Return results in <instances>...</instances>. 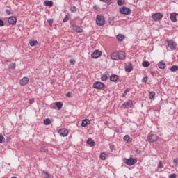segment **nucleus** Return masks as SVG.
Returning a JSON list of instances; mask_svg holds the SVG:
<instances>
[{
	"label": "nucleus",
	"mask_w": 178,
	"mask_h": 178,
	"mask_svg": "<svg viewBox=\"0 0 178 178\" xmlns=\"http://www.w3.org/2000/svg\"><path fill=\"white\" fill-rule=\"evenodd\" d=\"M96 24L99 27H102L105 24V17L98 15L96 17Z\"/></svg>",
	"instance_id": "nucleus-1"
},
{
	"label": "nucleus",
	"mask_w": 178,
	"mask_h": 178,
	"mask_svg": "<svg viewBox=\"0 0 178 178\" xmlns=\"http://www.w3.org/2000/svg\"><path fill=\"white\" fill-rule=\"evenodd\" d=\"M123 161L128 165V166H133L135 163H137V159L130 157L129 159H124Z\"/></svg>",
	"instance_id": "nucleus-2"
},
{
	"label": "nucleus",
	"mask_w": 178,
	"mask_h": 178,
	"mask_svg": "<svg viewBox=\"0 0 178 178\" xmlns=\"http://www.w3.org/2000/svg\"><path fill=\"white\" fill-rule=\"evenodd\" d=\"M120 13H121V15H131V10L127 7L123 6L120 8Z\"/></svg>",
	"instance_id": "nucleus-3"
},
{
	"label": "nucleus",
	"mask_w": 178,
	"mask_h": 178,
	"mask_svg": "<svg viewBox=\"0 0 178 178\" xmlns=\"http://www.w3.org/2000/svg\"><path fill=\"white\" fill-rule=\"evenodd\" d=\"M147 138L149 143H155V141L158 140V136H156V134H149Z\"/></svg>",
	"instance_id": "nucleus-4"
},
{
	"label": "nucleus",
	"mask_w": 178,
	"mask_h": 178,
	"mask_svg": "<svg viewBox=\"0 0 178 178\" xmlns=\"http://www.w3.org/2000/svg\"><path fill=\"white\" fill-rule=\"evenodd\" d=\"M152 17L153 19V20H154L155 22H157V20H161V19H162V17H163V14L161 13H154L152 15Z\"/></svg>",
	"instance_id": "nucleus-5"
},
{
	"label": "nucleus",
	"mask_w": 178,
	"mask_h": 178,
	"mask_svg": "<svg viewBox=\"0 0 178 178\" xmlns=\"http://www.w3.org/2000/svg\"><path fill=\"white\" fill-rule=\"evenodd\" d=\"M104 87H105V84L102 82L97 81L93 84V88H96V90H102Z\"/></svg>",
	"instance_id": "nucleus-6"
},
{
	"label": "nucleus",
	"mask_w": 178,
	"mask_h": 178,
	"mask_svg": "<svg viewBox=\"0 0 178 178\" xmlns=\"http://www.w3.org/2000/svg\"><path fill=\"white\" fill-rule=\"evenodd\" d=\"M167 42L168 44V47L170 48L172 51L176 49V47H177L176 42H174L173 40H168Z\"/></svg>",
	"instance_id": "nucleus-7"
},
{
	"label": "nucleus",
	"mask_w": 178,
	"mask_h": 178,
	"mask_svg": "<svg viewBox=\"0 0 178 178\" xmlns=\"http://www.w3.org/2000/svg\"><path fill=\"white\" fill-rule=\"evenodd\" d=\"M102 55V51L99 50H95V51L92 54L91 56L93 58V59H98L99 56Z\"/></svg>",
	"instance_id": "nucleus-8"
},
{
	"label": "nucleus",
	"mask_w": 178,
	"mask_h": 178,
	"mask_svg": "<svg viewBox=\"0 0 178 178\" xmlns=\"http://www.w3.org/2000/svg\"><path fill=\"white\" fill-rule=\"evenodd\" d=\"M133 100H128L126 102H124L122 104L123 108H124V109H129V108H131V106H133Z\"/></svg>",
	"instance_id": "nucleus-9"
},
{
	"label": "nucleus",
	"mask_w": 178,
	"mask_h": 178,
	"mask_svg": "<svg viewBox=\"0 0 178 178\" xmlns=\"http://www.w3.org/2000/svg\"><path fill=\"white\" fill-rule=\"evenodd\" d=\"M58 134L61 136V137H66L67 134H69V131L67 129L63 128L58 131Z\"/></svg>",
	"instance_id": "nucleus-10"
},
{
	"label": "nucleus",
	"mask_w": 178,
	"mask_h": 178,
	"mask_svg": "<svg viewBox=\"0 0 178 178\" xmlns=\"http://www.w3.org/2000/svg\"><path fill=\"white\" fill-rule=\"evenodd\" d=\"M30 79L29 77H24L19 81L20 86H26L29 83Z\"/></svg>",
	"instance_id": "nucleus-11"
},
{
	"label": "nucleus",
	"mask_w": 178,
	"mask_h": 178,
	"mask_svg": "<svg viewBox=\"0 0 178 178\" xmlns=\"http://www.w3.org/2000/svg\"><path fill=\"white\" fill-rule=\"evenodd\" d=\"M8 22L10 24H13V26H15V24H16V22H17V19L16 18V17L12 16L8 18Z\"/></svg>",
	"instance_id": "nucleus-12"
},
{
	"label": "nucleus",
	"mask_w": 178,
	"mask_h": 178,
	"mask_svg": "<svg viewBox=\"0 0 178 178\" xmlns=\"http://www.w3.org/2000/svg\"><path fill=\"white\" fill-rule=\"evenodd\" d=\"M126 58V53L123 51H119L118 52V60L119 59L120 60H123V59Z\"/></svg>",
	"instance_id": "nucleus-13"
},
{
	"label": "nucleus",
	"mask_w": 178,
	"mask_h": 178,
	"mask_svg": "<svg viewBox=\"0 0 178 178\" xmlns=\"http://www.w3.org/2000/svg\"><path fill=\"white\" fill-rule=\"evenodd\" d=\"M72 29L75 33H83V29L78 26H72Z\"/></svg>",
	"instance_id": "nucleus-14"
},
{
	"label": "nucleus",
	"mask_w": 178,
	"mask_h": 178,
	"mask_svg": "<svg viewBox=\"0 0 178 178\" xmlns=\"http://www.w3.org/2000/svg\"><path fill=\"white\" fill-rule=\"evenodd\" d=\"M88 124H91V121L88 119H85L82 121L81 127H86V126H88Z\"/></svg>",
	"instance_id": "nucleus-15"
},
{
	"label": "nucleus",
	"mask_w": 178,
	"mask_h": 178,
	"mask_svg": "<svg viewBox=\"0 0 178 178\" xmlns=\"http://www.w3.org/2000/svg\"><path fill=\"white\" fill-rule=\"evenodd\" d=\"M111 58L113 60H119L118 53H116V52L112 53Z\"/></svg>",
	"instance_id": "nucleus-16"
},
{
	"label": "nucleus",
	"mask_w": 178,
	"mask_h": 178,
	"mask_svg": "<svg viewBox=\"0 0 178 178\" xmlns=\"http://www.w3.org/2000/svg\"><path fill=\"white\" fill-rule=\"evenodd\" d=\"M177 15V14L176 13H171V15H170V20L171 22H177V19H176V16Z\"/></svg>",
	"instance_id": "nucleus-17"
},
{
	"label": "nucleus",
	"mask_w": 178,
	"mask_h": 178,
	"mask_svg": "<svg viewBox=\"0 0 178 178\" xmlns=\"http://www.w3.org/2000/svg\"><path fill=\"white\" fill-rule=\"evenodd\" d=\"M158 66L159 69H165L166 67V63H165L163 61H160L158 63Z\"/></svg>",
	"instance_id": "nucleus-18"
},
{
	"label": "nucleus",
	"mask_w": 178,
	"mask_h": 178,
	"mask_svg": "<svg viewBox=\"0 0 178 178\" xmlns=\"http://www.w3.org/2000/svg\"><path fill=\"white\" fill-rule=\"evenodd\" d=\"M42 178H49V177H51V175H49V173H48V172L42 171Z\"/></svg>",
	"instance_id": "nucleus-19"
},
{
	"label": "nucleus",
	"mask_w": 178,
	"mask_h": 178,
	"mask_svg": "<svg viewBox=\"0 0 178 178\" xmlns=\"http://www.w3.org/2000/svg\"><path fill=\"white\" fill-rule=\"evenodd\" d=\"M87 144H88L90 147H94V145H95V142L92 140V139L89 138L87 140Z\"/></svg>",
	"instance_id": "nucleus-20"
},
{
	"label": "nucleus",
	"mask_w": 178,
	"mask_h": 178,
	"mask_svg": "<svg viewBox=\"0 0 178 178\" xmlns=\"http://www.w3.org/2000/svg\"><path fill=\"white\" fill-rule=\"evenodd\" d=\"M125 70L126 72H131L133 70V65L129 64L125 66Z\"/></svg>",
	"instance_id": "nucleus-21"
},
{
	"label": "nucleus",
	"mask_w": 178,
	"mask_h": 178,
	"mask_svg": "<svg viewBox=\"0 0 178 178\" xmlns=\"http://www.w3.org/2000/svg\"><path fill=\"white\" fill-rule=\"evenodd\" d=\"M118 76L116 74H113L110 76L111 81H113V82L118 81Z\"/></svg>",
	"instance_id": "nucleus-22"
},
{
	"label": "nucleus",
	"mask_w": 178,
	"mask_h": 178,
	"mask_svg": "<svg viewBox=\"0 0 178 178\" xmlns=\"http://www.w3.org/2000/svg\"><path fill=\"white\" fill-rule=\"evenodd\" d=\"M29 44L31 45V47H37V45L38 44V42L37 40H30Z\"/></svg>",
	"instance_id": "nucleus-23"
},
{
	"label": "nucleus",
	"mask_w": 178,
	"mask_h": 178,
	"mask_svg": "<svg viewBox=\"0 0 178 178\" xmlns=\"http://www.w3.org/2000/svg\"><path fill=\"white\" fill-rule=\"evenodd\" d=\"M56 106L58 108V110L62 109V106H63V103L61 102H56L55 103Z\"/></svg>",
	"instance_id": "nucleus-24"
},
{
	"label": "nucleus",
	"mask_w": 178,
	"mask_h": 178,
	"mask_svg": "<svg viewBox=\"0 0 178 178\" xmlns=\"http://www.w3.org/2000/svg\"><path fill=\"white\" fill-rule=\"evenodd\" d=\"M44 4L46 6H54V2L52 1L46 0Z\"/></svg>",
	"instance_id": "nucleus-25"
},
{
	"label": "nucleus",
	"mask_w": 178,
	"mask_h": 178,
	"mask_svg": "<svg viewBox=\"0 0 178 178\" xmlns=\"http://www.w3.org/2000/svg\"><path fill=\"white\" fill-rule=\"evenodd\" d=\"M70 10H71L72 13H76L77 12V8L75 6H71Z\"/></svg>",
	"instance_id": "nucleus-26"
},
{
	"label": "nucleus",
	"mask_w": 178,
	"mask_h": 178,
	"mask_svg": "<svg viewBox=\"0 0 178 178\" xmlns=\"http://www.w3.org/2000/svg\"><path fill=\"white\" fill-rule=\"evenodd\" d=\"M117 40H118V41H123V40H124V35L119 34L116 36Z\"/></svg>",
	"instance_id": "nucleus-27"
},
{
	"label": "nucleus",
	"mask_w": 178,
	"mask_h": 178,
	"mask_svg": "<svg viewBox=\"0 0 178 178\" xmlns=\"http://www.w3.org/2000/svg\"><path fill=\"white\" fill-rule=\"evenodd\" d=\"M170 72H177L178 70V66L177 65H172L170 68Z\"/></svg>",
	"instance_id": "nucleus-28"
},
{
	"label": "nucleus",
	"mask_w": 178,
	"mask_h": 178,
	"mask_svg": "<svg viewBox=\"0 0 178 178\" xmlns=\"http://www.w3.org/2000/svg\"><path fill=\"white\" fill-rule=\"evenodd\" d=\"M44 124H45V126H49V124H51V120H49V118H46L44 120Z\"/></svg>",
	"instance_id": "nucleus-29"
},
{
	"label": "nucleus",
	"mask_w": 178,
	"mask_h": 178,
	"mask_svg": "<svg viewBox=\"0 0 178 178\" xmlns=\"http://www.w3.org/2000/svg\"><path fill=\"white\" fill-rule=\"evenodd\" d=\"M99 158L102 159V161H105V159H106V154L102 153L99 156Z\"/></svg>",
	"instance_id": "nucleus-30"
},
{
	"label": "nucleus",
	"mask_w": 178,
	"mask_h": 178,
	"mask_svg": "<svg viewBox=\"0 0 178 178\" xmlns=\"http://www.w3.org/2000/svg\"><path fill=\"white\" fill-rule=\"evenodd\" d=\"M142 65H143V67H148V66H149L150 63L149 61H143Z\"/></svg>",
	"instance_id": "nucleus-31"
},
{
	"label": "nucleus",
	"mask_w": 178,
	"mask_h": 178,
	"mask_svg": "<svg viewBox=\"0 0 178 178\" xmlns=\"http://www.w3.org/2000/svg\"><path fill=\"white\" fill-rule=\"evenodd\" d=\"M102 81H106L108 80V76L106 74H104L101 76Z\"/></svg>",
	"instance_id": "nucleus-32"
},
{
	"label": "nucleus",
	"mask_w": 178,
	"mask_h": 178,
	"mask_svg": "<svg viewBox=\"0 0 178 178\" xmlns=\"http://www.w3.org/2000/svg\"><path fill=\"white\" fill-rule=\"evenodd\" d=\"M154 97H155V92H150L149 95V99H153Z\"/></svg>",
	"instance_id": "nucleus-33"
},
{
	"label": "nucleus",
	"mask_w": 178,
	"mask_h": 178,
	"mask_svg": "<svg viewBox=\"0 0 178 178\" xmlns=\"http://www.w3.org/2000/svg\"><path fill=\"white\" fill-rule=\"evenodd\" d=\"M47 151H48V149L45 146H42L40 148V152H47Z\"/></svg>",
	"instance_id": "nucleus-34"
},
{
	"label": "nucleus",
	"mask_w": 178,
	"mask_h": 178,
	"mask_svg": "<svg viewBox=\"0 0 178 178\" xmlns=\"http://www.w3.org/2000/svg\"><path fill=\"white\" fill-rule=\"evenodd\" d=\"M129 91H130V88H127L124 90V93L122 94V97H126L127 95V92H129Z\"/></svg>",
	"instance_id": "nucleus-35"
},
{
	"label": "nucleus",
	"mask_w": 178,
	"mask_h": 178,
	"mask_svg": "<svg viewBox=\"0 0 178 178\" xmlns=\"http://www.w3.org/2000/svg\"><path fill=\"white\" fill-rule=\"evenodd\" d=\"M129 140H130V136L129 135H125L124 136V141H127V143H129Z\"/></svg>",
	"instance_id": "nucleus-36"
},
{
	"label": "nucleus",
	"mask_w": 178,
	"mask_h": 178,
	"mask_svg": "<svg viewBox=\"0 0 178 178\" xmlns=\"http://www.w3.org/2000/svg\"><path fill=\"white\" fill-rule=\"evenodd\" d=\"M5 143V137L0 134V143Z\"/></svg>",
	"instance_id": "nucleus-37"
},
{
	"label": "nucleus",
	"mask_w": 178,
	"mask_h": 178,
	"mask_svg": "<svg viewBox=\"0 0 178 178\" xmlns=\"http://www.w3.org/2000/svg\"><path fill=\"white\" fill-rule=\"evenodd\" d=\"M16 67V63H13L9 65V69H15Z\"/></svg>",
	"instance_id": "nucleus-38"
},
{
	"label": "nucleus",
	"mask_w": 178,
	"mask_h": 178,
	"mask_svg": "<svg viewBox=\"0 0 178 178\" xmlns=\"http://www.w3.org/2000/svg\"><path fill=\"white\" fill-rule=\"evenodd\" d=\"M124 3V1H123V0H118L117 1V4L119 6H122V5H123Z\"/></svg>",
	"instance_id": "nucleus-39"
},
{
	"label": "nucleus",
	"mask_w": 178,
	"mask_h": 178,
	"mask_svg": "<svg viewBox=\"0 0 178 178\" xmlns=\"http://www.w3.org/2000/svg\"><path fill=\"white\" fill-rule=\"evenodd\" d=\"M147 81H148V76H145L142 79V83H147Z\"/></svg>",
	"instance_id": "nucleus-40"
},
{
	"label": "nucleus",
	"mask_w": 178,
	"mask_h": 178,
	"mask_svg": "<svg viewBox=\"0 0 178 178\" xmlns=\"http://www.w3.org/2000/svg\"><path fill=\"white\" fill-rule=\"evenodd\" d=\"M68 21H69V17L66 15L65 18L63 19V23H66V22H68Z\"/></svg>",
	"instance_id": "nucleus-41"
},
{
	"label": "nucleus",
	"mask_w": 178,
	"mask_h": 178,
	"mask_svg": "<svg viewBox=\"0 0 178 178\" xmlns=\"http://www.w3.org/2000/svg\"><path fill=\"white\" fill-rule=\"evenodd\" d=\"M70 63L71 65H76V60H74V59H70Z\"/></svg>",
	"instance_id": "nucleus-42"
},
{
	"label": "nucleus",
	"mask_w": 178,
	"mask_h": 178,
	"mask_svg": "<svg viewBox=\"0 0 178 178\" xmlns=\"http://www.w3.org/2000/svg\"><path fill=\"white\" fill-rule=\"evenodd\" d=\"M177 175L175 173L171 174L169 175V178H176Z\"/></svg>",
	"instance_id": "nucleus-43"
},
{
	"label": "nucleus",
	"mask_w": 178,
	"mask_h": 178,
	"mask_svg": "<svg viewBox=\"0 0 178 178\" xmlns=\"http://www.w3.org/2000/svg\"><path fill=\"white\" fill-rule=\"evenodd\" d=\"M3 26H5V23L0 19V27H3Z\"/></svg>",
	"instance_id": "nucleus-44"
},
{
	"label": "nucleus",
	"mask_w": 178,
	"mask_h": 178,
	"mask_svg": "<svg viewBox=\"0 0 178 178\" xmlns=\"http://www.w3.org/2000/svg\"><path fill=\"white\" fill-rule=\"evenodd\" d=\"M135 152H136V154H137L138 155L141 154V150H140V149H136L135 150Z\"/></svg>",
	"instance_id": "nucleus-45"
},
{
	"label": "nucleus",
	"mask_w": 178,
	"mask_h": 178,
	"mask_svg": "<svg viewBox=\"0 0 178 178\" xmlns=\"http://www.w3.org/2000/svg\"><path fill=\"white\" fill-rule=\"evenodd\" d=\"M47 22H48L49 26H52V23H54V20H52V19H48Z\"/></svg>",
	"instance_id": "nucleus-46"
},
{
	"label": "nucleus",
	"mask_w": 178,
	"mask_h": 178,
	"mask_svg": "<svg viewBox=\"0 0 178 178\" xmlns=\"http://www.w3.org/2000/svg\"><path fill=\"white\" fill-rule=\"evenodd\" d=\"M110 149H111V151H114L115 149H116V147H115V145H111L110 146Z\"/></svg>",
	"instance_id": "nucleus-47"
},
{
	"label": "nucleus",
	"mask_w": 178,
	"mask_h": 178,
	"mask_svg": "<svg viewBox=\"0 0 178 178\" xmlns=\"http://www.w3.org/2000/svg\"><path fill=\"white\" fill-rule=\"evenodd\" d=\"M158 168H163V165H162V161H159V163L158 164Z\"/></svg>",
	"instance_id": "nucleus-48"
},
{
	"label": "nucleus",
	"mask_w": 178,
	"mask_h": 178,
	"mask_svg": "<svg viewBox=\"0 0 178 178\" xmlns=\"http://www.w3.org/2000/svg\"><path fill=\"white\" fill-rule=\"evenodd\" d=\"M173 162H174V163H176L175 166H177L178 159H177V158L173 160Z\"/></svg>",
	"instance_id": "nucleus-49"
},
{
	"label": "nucleus",
	"mask_w": 178,
	"mask_h": 178,
	"mask_svg": "<svg viewBox=\"0 0 178 178\" xmlns=\"http://www.w3.org/2000/svg\"><path fill=\"white\" fill-rule=\"evenodd\" d=\"M93 9H94L95 10H98V9H99V7L97 5H96V6H93Z\"/></svg>",
	"instance_id": "nucleus-50"
},
{
	"label": "nucleus",
	"mask_w": 178,
	"mask_h": 178,
	"mask_svg": "<svg viewBox=\"0 0 178 178\" xmlns=\"http://www.w3.org/2000/svg\"><path fill=\"white\" fill-rule=\"evenodd\" d=\"M6 13H7L8 15H12V11L10 10H6Z\"/></svg>",
	"instance_id": "nucleus-51"
},
{
	"label": "nucleus",
	"mask_w": 178,
	"mask_h": 178,
	"mask_svg": "<svg viewBox=\"0 0 178 178\" xmlns=\"http://www.w3.org/2000/svg\"><path fill=\"white\" fill-rule=\"evenodd\" d=\"M66 97H68L69 98H70V97H72V93L70 92H68L67 94H66Z\"/></svg>",
	"instance_id": "nucleus-52"
},
{
	"label": "nucleus",
	"mask_w": 178,
	"mask_h": 178,
	"mask_svg": "<svg viewBox=\"0 0 178 178\" xmlns=\"http://www.w3.org/2000/svg\"><path fill=\"white\" fill-rule=\"evenodd\" d=\"M104 124H105V126H109V122L106 121V122H104Z\"/></svg>",
	"instance_id": "nucleus-53"
},
{
	"label": "nucleus",
	"mask_w": 178,
	"mask_h": 178,
	"mask_svg": "<svg viewBox=\"0 0 178 178\" xmlns=\"http://www.w3.org/2000/svg\"><path fill=\"white\" fill-rule=\"evenodd\" d=\"M99 1H101V2H109V1H111V0H99Z\"/></svg>",
	"instance_id": "nucleus-54"
},
{
	"label": "nucleus",
	"mask_w": 178,
	"mask_h": 178,
	"mask_svg": "<svg viewBox=\"0 0 178 178\" xmlns=\"http://www.w3.org/2000/svg\"><path fill=\"white\" fill-rule=\"evenodd\" d=\"M30 104H33V100H30Z\"/></svg>",
	"instance_id": "nucleus-55"
},
{
	"label": "nucleus",
	"mask_w": 178,
	"mask_h": 178,
	"mask_svg": "<svg viewBox=\"0 0 178 178\" xmlns=\"http://www.w3.org/2000/svg\"><path fill=\"white\" fill-rule=\"evenodd\" d=\"M11 178H17V177H11Z\"/></svg>",
	"instance_id": "nucleus-56"
}]
</instances>
